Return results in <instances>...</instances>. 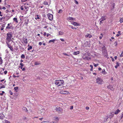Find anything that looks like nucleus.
Listing matches in <instances>:
<instances>
[{"label": "nucleus", "instance_id": "1a4fd4ad", "mask_svg": "<svg viewBox=\"0 0 123 123\" xmlns=\"http://www.w3.org/2000/svg\"><path fill=\"white\" fill-rule=\"evenodd\" d=\"M35 19H38V21H40L41 20V17L39 15H37L35 17Z\"/></svg>", "mask_w": 123, "mask_h": 123}, {"label": "nucleus", "instance_id": "8fccbe9b", "mask_svg": "<svg viewBox=\"0 0 123 123\" xmlns=\"http://www.w3.org/2000/svg\"><path fill=\"white\" fill-rule=\"evenodd\" d=\"M9 93L11 95H12L13 94V93H12V92L11 91V90H10L9 91Z\"/></svg>", "mask_w": 123, "mask_h": 123}, {"label": "nucleus", "instance_id": "774afa93", "mask_svg": "<svg viewBox=\"0 0 123 123\" xmlns=\"http://www.w3.org/2000/svg\"><path fill=\"white\" fill-rule=\"evenodd\" d=\"M2 9L4 10H5L6 9V8L5 7H2Z\"/></svg>", "mask_w": 123, "mask_h": 123}, {"label": "nucleus", "instance_id": "338daca9", "mask_svg": "<svg viewBox=\"0 0 123 123\" xmlns=\"http://www.w3.org/2000/svg\"><path fill=\"white\" fill-rule=\"evenodd\" d=\"M46 34V33L45 32H44L43 34L44 36H45Z\"/></svg>", "mask_w": 123, "mask_h": 123}, {"label": "nucleus", "instance_id": "7ed1b4c3", "mask_svg": "<svg viewBox=\"0 0 123 123\" xmlns=\"http://www.w3.org/2000/svg\"><path fill=\"white\" fill-rule=\"evenodd\" d=\"M13 27L11 23H10L8 24L7 26L6 27L5 30L8 31L10 29L13 30Z\"/></svg>", "mask_w": 123, "mask_h": 123}, {"label": "nucleus", "instance_id": "5701e85b", "mask_svg": "<svg viewBox=\"0 0 123 123\" xmlns=\"http://www.w3.org/2000/svg\"><path fill=\"white\" fill-rule=\"evenodd\" d=\"M22 110L24 111H29L30 112H31V110H30L29 111H28L27 108H23V109Z\"/></svg>", "mask_w": 123, "mask_h": 123}, {"label": "nucleus", "instance_id": "49530a36", "mask_svg": "<svg viewBox=\"0 0 123 123\" xmlns=\"http://www.w3.org/2000/svg\"><path fill=\"white\" fill-rule=\"evenodd\" d=\"M4 123H10V122L7 120H5Z\"/></svg>", "mask_w": 123, "mask_h": 123}, {"label": "nucleus", "instance_id": "bb28decb", "mask_svg": "<svg viewBox=\"0 0 123 123\" xmlns=\"http://www.w3.org/2000/svg\"><path fill=\"white\" fill-rule=\"evenodd\" d=\"M56 40L55 39H53L51 40H50L49 41V43H50L52 42L54 43L55 41H56Z\"/></svg>", "mask_w": 123, "mask_h": 123}, {"label": "nucleus", "instance_id": "9b49d317", "mask_svg": "<svg viewBox=\"0 0 123 123\" xmlns=\"http://www.w3.org/2000/svg\"><path fill=\"white\" fill-rule=\"evenodd\" d=\"M108 89H110L112 91H113L114 90V88L113 86L111 85H109L107 86Z\"/></svg>", "mask_w": 123, "mask_h": 123}, {"label": "nucleus", "instance_id": "20e7f679", "mask_svg": "<svg viewBox=\"0 0 123 123\" xmlns=\"http://www.w3.org/2000/svg\"><path fill=\"white\" fill-rule=\"evenodd\" d=\"M102 53L103 55L104 56H107V51L106 49V48L104 46H103L102 48Z\"/></svg>", "mask_w": 123, "mask_h": 123}, {"label": "nucleus", "instance_id": "412c9836", "mask_svg": "<svg viewBox=\"0 0 123 123\" xmlns=\"http://www.w3.org/2000/svg\"><path fill=\"white\" fill-rule=\"evenodd\" d=\"M116 63V65L115 66V68H117L119 66L120 63L118 62H117Z\"/></svg>", "mask_w": 123, "mask_h": 123}, {"label": "nucleus", "instance_id": "de8ad7c7", "mask_svg": "<svg viewBox=\"0 0 123 123\" xmlns=\"http://www.w3.org/2000/svg\"><path fill=\"white\" fill-rule=\"evenodd\" d=\"M120 23L123 22V18H121L120 20Z\"/></svg>", "mask_w": 123, "mask_h": 123}, {"label": "nucleus", "instance_id": "f704fd0d", "mask_svg": "<svg viewBox=\"0 0 123 123\" xmlns=\"http://www.w3.org/2000/svg\"><path fill=\"white\" fill-rule=\"evenodd\" d=\"M108 117L107 116H106L105 117V120H104V122H106V121L108 119Z\"/></svg>", "mask_w": 123, "mask_h": 123}, {"label": "nucleus", "instance_id": "f8f14e48", "mask_svg": "<svg viewBox=\"0 0 123 123\" xmlns=\"http://www.w3.org/2000/svg\"><path fill=\"white\" fill-rule=\"evenodd\" d=\"M53 120H54V121H56V122L57 123H58V121L59 120V119L58 118V117H53Z\"/></svg>", "mask_w": 123, "mask_h": 123}, {"label": "nucleus", "instance_id": "58836bf2", "mask_svg": "<svg viewBox=\"0 0 123 123\" xmlns=\"http://www.w3.org/2000/svg\"><path fill=\"white\" fill-rule=\"evenodd\" d=\"M93 64L95 67H96L97 66H98V63H97V64H95L94 63H93Z\"/></svg>", "mask_w": 123, "mask_h": 123}, {"label": "nucleus", "instance_id": "864d4df0", "mask_svg": "<svg viewBox=\"0 0 123 123\" xmlns=\"http://www.w3.org/2000/svg\"><path fill=\"white\" fill-rule=\"evenodd\" d=\"M50 123H58L57 122L54 121L51 122Z\"/></svg>", "mask_w": 123, "mask_h": 123}, {"label": "nucleus", "instance_id": "e433bc0d", "mask_svg": "<svg viewBox=\"0 0 123 123\" xmlns=\"http://www.w3.org/2000/svg\"><path fill=\"white\" fill-rule=\"evenodd\" d=\"M28 22H29V20H28L26 22V21H25V22L24 24L27 26L28 24Z\"/></svg>", "mask_w": 123, "mask_h": 123}, {"label": "nucleus", "instance_id": "4d7b16f0", "mask_svg": "<svg viewBox=\"0 0 123 123\" xmlns=\"http://www.w3.org/2000/svg\"><path fill=\"white\" fill-rule=\"evenodd\" d=\"M68 26L69 27H70L72 29H74V27L70 25H68Z\"/></svg>", "mask_w": 123, "mask_h": 123}, {"label": "nucleus", "instance_id": "680f3d73", "mask_svg": "<svg viewBox=\"0 0 123 123\" xmlns=\"http://www.w3.org/2000/svg\"><path fill=\"white\" fill-rule=\"evenodd\" d=\"M51 34H49V33H48L47 34V37H48L49 36H51Z\"/></svg>", "mask_w": 123, "mask_h": 123}, {"label": "nucleus", "instance_id": "09e8293b", "mask_svg": "<svg viewBox=\"0 0 123 123\" xmlns=\"http://www.w3.org/2000/svg\"><path fill=\"white\" fill-rule=\"evenodd\" d=\"M100 19H101V20H103V21L105 20L106 19L105 18H104L103 16H102V17Z\"/></svg>", "mask_w": 123, "mask_h": 123}, {"label": "nucleus", "instance_id": "cd10ccee", "mask_svg": "<svg viewBox=\"0 0 123 123\" xmlns=\"http://www.w3.org/2000/svg\"><path fill=\"white\" fill-rule=\"evenodd\" d=\"M59 35H61L63 34L64 33L62 31H60L59 32Z\"/></svg>", "mask_w": 123, "mask_h": 123}, {"label": "nucleus", "instance_id": "6e6d98bb", "mask_svg": "<svg viewBox=\"0 0 123 123\" xmlns=\"http://www.w3.org/2000/svg\"><path fill=\"white\" fill-rule=\"evenodd\" d=\"M120 57L123 56V51L121 53V54L120 55Z\"/></svg>", "mask_w": 123, "mask_h": 123}, {"label": "nucleus", "instance_id": "79ce46f5", "mask_svg": "<svg viewBox=\"0 0 123 123\" xmlns=\"http://www.w3.org/2000/svg\"><path fill=\"white\" fill-rule=\"evenodd\" d=\"M2 60L1 59V57H0V65L2 64Z\"/></svg>", "mask_w": 123, "mask_h": 123}, {"label": "nucleus", "instance_id": "e2e57ef3", "mask_svg": "<svg viewBox=\"0 0 123 123\" xmlns=\"http://www.w3.org/2000/svg\"><path fill=\"white\" fill-rule=\"evenodd\" d=\"M20 9L22 10H24V8L22 6H21V7Z\"/></svg>", "mask_w": 123, "mask_h": 123}, {"label": "nucleus", "instance_id": "3c124183", "mask_svg": "<svg viewBox=\"0 0 123 123\" xmlns=\"http://www.w3.org/2000/svg\"><path fill=\"white\" fill-rule=\"evenodd\" d=\"M63 55H66V56H69V55L68 54H67L66 53H63Z\"/></svg>", "mask_w": 123, "mask_h": 123}, {"label": "nucleus", "instance_id": "4c0bfd02", "mask_svg": "<svg viewBox=\"0 0 123 123\" xmlns=\"http://www.w3.org/2000/svg\"><path fill=\"white\" fill-rule=\"evenodd\" d=\"M62 10L61 9H60L59 10L58 13H62Z\"/></svg>", "mask_w": 123, "mask_h": 123}, {"label": "nucleus", "instance_id": "39448f33", "mask_svg": "<svg viewBox=\"0 0 123 123\" xmlns=\"http://www.w3.org/2000/svg\"><path fill=\"white\" fill-rule=\"evenodd\" d=\"M103 81L102 79L99 77H98L96 79V82L99 85L103 84Z\"/></svg>", "mask_w": 123, "mask_h": 123}, {"label": "nucleus", "instance_id": "c85d7f7f", "mask_svg": "<svg viewBox=\"0 0 123 123\" xmlns=\"http://www.w3.org/2000/svg\"><path fill=\"white\" fill-rule=\"evenodd\" d=\"M20 65L21 66L20 68L21 69H22L23 68V67L24 66V65L22 63H20ZM20 67V66H19V68Z\"/></svg>", "mask_w": 123, "mask_h": 123}, {"label": "nucleus", "instance_id": "0eeeda50", "mask_svg": "<svg viewBox=\"0 0 123 123\" xmlns=\"http://www.w3.org/2000/svg\"><path fill=\"white\" fill-rule=\"evenodd\" d=\"M48 18L49 20H52L53 19V15L49 13L47 15Z\"/></svg>", "mask_w": 123, "mask_h": 123}, {"label": "nucleus", "instance_id": "5fc2aeb1", "mask_svg": "<svg viewBox=\"0 0 123 123\" xmlns=\"http://www.w3.org/2000/svg\"><path fill=\"white\" fill-rule=\"evenodd\" d=\"M41 123H50L49 122L47 121H43Z\"/></svg>", "mask_w": 123, "mask_h": 123}, {"label": "nucleus", "instance_id": "69168bd1", "mask_svg": "<svg viewBox=\"0 0 123 123\" xmlns=\"http://www.w3.org/2000/svg\"><path fill=\"white\" fill-rule=\"evenodd\" d=\"M4 73L5 74H6L7 73V71H4Z\"/></svg>", "mask_w": 123, "mask_h": 123}, {"label": "nucleus", "instance_id": "4be33fe9", "mask_svg": "<svg viewBox=\"0 0 123 123\" xmlns=\"http://www.w3.org/2000/svg\"><path fill=\"white\" fill-rule=\"evenodd\" d=\"M68 93H69V92L67 91L65 92L64 91H62L61 92V94H68Z\"/></svg>", "mask_w": 123, "mask_h": 123}, {"label": "nucleus", "instance_id": "f257e3e1", "mask_svg": "<svg viewBox=\"0 0 123 123\" xmlns=\"http://www.w3.org/2000/svg\"><path fill=\"white\" fill-rule=\"evenodd\" d=\"M13 34L12 32H9L6 34V41L8 42L9 43L12 40V37Z\"/></svg>", "mask_w": 123, "mask_h": 123}, {"label": "nucleus", "instance_id": "37998d69", "mask_svg": "<svg viewBox=\"0 0 123 123\" xmlns=\"http://www.w3.org/2000/svg\"><path fill=\"white\" fill-rule=\"evenodd\" d=\"M23 118L24 120L26 119L27 121H28L29 120V119L28 118H27L24 116L23 117Z\"/></svg>", "mask_w": 123, "mask_h": 123}, {"label": "nucleus", "instance_id": "a878e982", "mask_svg": "<svg viewBox=\"0 0 123 123\" xmlns=\"http://www.w3.org/2000/svg\"><path fill=\"white\" fill-rule=\"evenodd\" d=\"M5 86L4 85H2L1 84H0V89L4 88H5Z\"/></svg>", "mask_w": 123, "mask_h": 123}, {"label": "nucleus", "instance_id": "72a5a7b5", "mask_svg": "<svg viewBox=\"0 0 123 123\" xmlns=\"http://www.w3.org/2000/svg\"><path fill=\"white\" fill-rule=\"evenodd\" d=\"M21 57L22 59H24L25 58V56L24 54H22L21 56Z\"/></svg>", "mask_w": 123, "mask_h": 123}, {"label": "nucleus", "instance_id": "dca6fc26", "mask_svg": "<svg viewBox=\"0 0 123 123\" xmlns=\"http://www.w3.org/2000/svg\"><path fill=\"white\" fill-rule=\"evenodd\" d=\"M23 40L24 41V43L26 44L27 43V38H23Z\"/></svg>", "mask_w": 123, "mask_h": 123}, {"label": "nucleus", "instance_id": "2f4dec72", "mask_svg": "<svg viewBox=\"0 0 123 123\" xmlns=\"http://www.w3.org/2000/svg\"><path fill=\"white\" fill-rule=\"evenodd\" d=\"M99 21H100L99 22L100 24V25H101V24L103 23V20H101V19H100Z\"/></svg>", "mask_w": 123, "mask_h": 123}, {"label": "nucleus", "instance_id": "bf43d9fd", "mask_svg": "<svg viewBox=\"0 0 123 123\" xmlns=\"http://www.w3.org/2000/svg\"><path fill=\"white\" fill-rule=\"evenodd\" d=\"M75 3L77 4H78V2L76 0H74Z\"/></svg>", "mask_w": 123, "mask_h": 123}, {"label": "nucleus", "instance_id": "a19ab883", "mask_svg": "<svg viewBox=\"0 0 123 123\" xmlns=\"http://www.w3.org/2000/svg\"><path fill=\"white\" fill-rule=\"evenodd\" d=\"M5 25H6V23H4V24L2 25L1 26H2V27L4 28L5 27Z\"/></svg>", "mask_w": 123, "mask_h": 123}, {"label": "nucleus", "instance_id": "603ef678", "mask_svg": "<svg viewBox=\"0 0 123 123\" xmlns=\"http://www.w3.org/2000/svg\"><path fill=\"white\" fill-rule=\"evenodd\" d=\"M4 93H5V92L3 91H2V93H0V95L1 96H2L3 95V94Z\"/></svg>", "mask_w": 123, "mask_h": 123}, {"label": "nucleus", "instance_id": "ddd939ff", "mask_svg": "<svg viewBox=\"0 0 123 123\" xmlns=\"http://www.w3.org/2000/svg\"><path fill=\"white\" fill-rule=\"evenodd\" d=\"M111 10H112L114 8L115 3L113 2H111Z\"/></svg>", "mask_w": 123, "mask_h": 123}, {"label": "nucleus", "instance_id": "2eb2a0df", "mask_svg": "<svg viewBox=\"0 0 123 123\" xmlns=\"http://www.w3.org/2000/svg\"><path fill=\"white\" fill-rule=\"evenodd\" d=\"M44 109L43 108L42 109H41V110H40L39 112L40 113L41 115H43L44 114Z\"/></svg>", "mask_w": 123, "mask_h": 123}, {"label": "nucleus", "instance_id": "052dcab7", "mask_svg": "<svg viewBox=\"0 0 123 123\" xmlns=\"http://www.w3.org/2000/svg\"><path fill=\"white\" fill-rule=\"evenodd\" d=\"M42 16L43 17H46V15L44 14H42Z\"/></svg>", "mask_w": 123, "mask_h": 123}, {"label": "nucleus", "instance_id": "c03bdc74", "mask_svg": "<svg viewBox=\"0 0 123 123\" xmlns=\"http://www.w3.org/2000/svg\"><path fill=\"white\" fill-rule=\"evenodd\" d=\"M84 58L86 60H89V59H91V58L90 57H86Z\"/></svg>", "mask_w": 123, "mask_h": 123}, {"label": "nucleus", "instance_id": "c756f323", "mask_svg": "<svg viewBox=\"0 0 123 123\" xmlns=\"http://www.w3.org/2000/svg\"><path fill=\"white\" fill-rule=\"evenodd\" d=\"M13 20L15 22H16L17 23L18 22L17 19L16 18H13Z\"/></svg>", "mask_w": 123, "mask_h": 123}, {"label": "nucleus", "instance_id": "473e14b6", "mask_svg": "<svg viewBox=\"0 0 123 123\" xmlns=\"http://www.w3.org/2000/svg\"><path fill=\"white\" fill-rule=\"evenodd\" d=\"M0 21H5V19L4 18V17H3L1 18L0 19Z\"/></svg>", "mask_w": 123, "mask_h": 123}, {"label": "nucleus", "instance_id": "13d9d810", "mask_svg": "<svg viewBox=\"0 0 123 123\" xmlns=\"http://www.w3.org/2000/svg\"><path fill=\"white\" fill-rule=\"evenodd\" d=\"M28 0H21V2H24L27 1Z\"/></svg>", "mask_w": 123, "mask_h": 123}, {"label": "nucleus", "instance_id": "f03ea898", "mask_svg": "<svg viewBox=\"0 0 123 123\" xmlns=\"http://www.w3.org/2000/svg\"><path fill=\"white\" fill-rule=\"evenodd\" d=\"M55 84L56 85L59 86L64 84V81L62 80H56L55 81Z\"/></svg>", "mask_w": 123, "mask_h": 123}, {"label": "nucleus", "instance_id": "393cba45", "mask_svg": "<svg viewBox=\"0 0 123 123\" xmlns=\"http://www.w3.org/2000/svg\"><path fill=\"white\" fill-rule=\"evenodd\" d=\"M101 73H102L104 74H106V72H105V69H104L103 70Z\"/></svg>", "mask_w": 123, "mask_h": 123}, {"label": "nucleus", "instance_id": "6e6552de", "mask_svg": "<svg viewBox=\"0 0 123 123\" xmlns=\"http://www.w3.org/2000/svg\"><path fill=\"white\" fill-rule=\"evenodd\" d=\"M6 43L7 44V46L10 49V50L12 51H13V49L11 45H10L9 43L7 42H6Z\"/></svg>", "mask_w": 123, "mask_h": 123}, {"label": "nucleus", "instance_id": "ea45409f", "mask_svg": "<svg viewBox=\"0 0 123 123\" xmlns=\"http://www.w3.org/2000/svg\"><path fill=\"white\" fill-rule=\"evenodd\" d=\"M18 87H15L14 88V89L15 90V91H16V92H17V91L16 90H17L18 89Z\"/></svg>", "mask_w": 123, "mask_h": 123}, {"label": "nucleus", "instance_id": "423d86ee", "mask_svg": "<svg viewBox=\"0 0 123 123\" xmlns=\"http://www.w3.org/2000/svg\"><path fill=\"white\" fill-rule=\"evenodd\" d=\"M55 110H56L58 113L60 114L62 113L63 111V110L62 108H56L55 109Z\"/></svg>", "mask_w": 123, "mask_h": 123}, {"label": "nucleus", "instance_id": "6ab92c4d", "mask_svg": "<svg viewBox=\"0 0 123 123\" xmlns=\"http://www.w3.org/2000/svg\"><path fill=\"white\" fill-rule=\"evenodd\" d=\"M4 116L2 113H0V119H3L4 117Z\"/></svg>", "mask_w": 123, "mask_h": 123}, {"label": "nucleus", "instance_id": "7c9ffc66", "mask_svg": "<svg viewBox=\"0 0 123 123\" xmlns=\"http://www.w3.org/2000/svg\"><path fill=\"white\" fill-rule=\"evenodd\" d=\"M43 4L45 5H47L48 4V3L46 1H45L43 2Z\"/></svg>", "mask_w": 123, "mask_h": 123}, {"label": "nucleus", "instance_id": "0e129e2a", "mask_svg": "<svg viewBox=\"0 0 123 123\" xmlns=\"http://www.w3.org/2000/svg\"><path fill=\"white\" fill-rule=\"evenodd\" d=\"M103 37V36H100L99 37V38L100 39H101Z\"/></svg>", "mask_w": 123, "mask_h": 123}, {"label": "nucleus", "instance_id": "a211bd4d", "mask_svg": "<svg viewBox=\"0 0 123 123\" xmlns=\"http://www.w3.org/2000/svg\"><path fill=\"white\" fill-rule=\"evenodd\" d=\"M85 37L86 38L88 37L89 38H90L92 37V36L91 35L89 34H88L85 35Z\"/></svg>", "mask_w": 123, "mask_h": 123}, {"label": "nucleus", "instance_id": "4468645a", "mask_svg": "<svg viewBox=\"0 0 123 123\" xmlns=\"http://www.w3.org/2000/svg\"><path fill=\"white\" fill-rule=\"evenodd\" d=\"M4 18L5 19V20L7 21L10 18V17L8 15H7L4 17Z\"/></svg>", "mask_w": 123, "mask_h": 123}, {"label": "nucleus", "instance_id": "a18cd8bd", "mask_svg": "<svg viewBox=\"0 0 123 123\" xmlns=\"http://www.w3.org/2000/svg\"><path fill=\"white\" fill-rule=\"evenodd\" d=\"M40 63L37 62H36L35 63V65H39Z\"/></svg>", "mask_w": 123, "mask_h": 123}, {"label": "nucleus", "instance_id": "9d476101", "mask_svg": "<svg viewBox=\"0 0 123 123\" xmlns=\"http://www.w3.org/2000/svg\"><path fill=\"white\" fill-rule=\"evenodd\" d=\"M71 23L72 24L75 26H80V24H79L75 22L72 21L71 22Z\"/></svg>", "mask_w": 123, "mask_h": 123}, {"label": "nucleus", "instance_id": "c9c22d12", "mask_svg": "<svg viewBox=\"0 0 123 123\" xmlns=\"http://www.w3.org/2000/svg\"><path fill=\"white\" fill-rule=\"evenodd\" d=\"M32 46H30L27 49V50H28L29 51V50H30V49H32Z\"/></svg>", "mask_w": 123, "mask_h": 123}, {"label": "nucleus", "instance_id": "b1692460", "mask_svg": "<svg viewBox=\"0 0 123 123\" xmlns=\"http://www.w3.org/2000/svg\"><path fill=\"white\" fill-rule=\"evenodd\" d=\"M68 19L69 20H71L72 21L75 20V18H74L72 17H69L68 18Z\"/></svg>", "mask_w": 123, "mask_h": 123}, {"label": "nucleus", "instance_id": "f3484780", "mask_svg": "<svg viewBox=\"0 0 123 123\" xmlns=\"http://www.w3.org/2000/svg\"><path fill=\"white\" fill-rule=\"evenodd\" d=\"M120 110H119V109H117L115 112H114V114L115 115H117L120 112Z\"/></svg>", "mask_w": 123, "mask_h": 123}, {"label": "nucleus", "instance_id": "aec40b11", "mask_svg": "<svg viewBox=\"0 0 123 123\" xmlns=\"http://www.w3.org/2000/svg\"><path fill=\"white\" fill-rule=\"evenodd\" d=\"M80 53V52L79 51H77L74 52L73 53V54L74 55H76L79 54Z\"/></svg>", "mask_w": 123, "mask_h": 123}]
</instances>
